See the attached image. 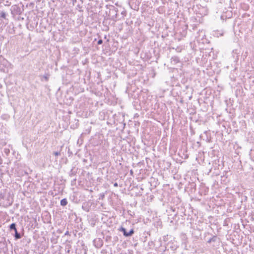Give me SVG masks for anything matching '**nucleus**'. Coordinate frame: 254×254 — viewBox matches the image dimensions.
<instances>
[{
  "label": "nucleus",
  "instance_id": "nucleus-1",
  "mask_svg": "<svg viewBox=\"0 0 254 254\" xmlns=\"http://www.w3.org/2000/svg\"><path fill=\"white\" fill-rule=\"evenodd\" d=\"M121 231L124 233V235L126 237L130 236L134 233L133 229L130 230L128 232H127V231H126V229L124 228H122Z\"/></svg>",
  "mask_w": 254,
  "mask_h": 254
},
{
  "label": "nucleus",
  "instance_id": "nucleus-2",
  "mask_svg": "<svg viewBox=\"0 0 254 254\" xmlns=\"http://www.w3.org/2000/svg\"><path fill=\"white\" fill-rule=\"evenodd\" d=\"M7 14L6 12L3 10L0 11V17L4 19H7L6 16Z\"/></svg>",
  "mask_w": 254,
  "mask_h": 254
},
{
  "label": "nucleus",
  "instance_id": "nucleus-3",
  "mask_svg": "<svg viewBox=\"0 0 254 254\" xmlns=\"http://www.w3.org/2000/svg\"><path fill=\"white\" fill-rule=\"evenodd\" d=\"M67 203V200L65 198L63 199L61 201V205L62 206H65Z\"/></svg>",
  "mask_w": 254,
  "mask_h": 254
},
{
  "label": "nucleus",
  "instance_id": "nucleus-4",
  "mask_svg": "<svg viewBox=\"0 0 254 254\" xmlns=\"http://www.w3.org/2000/svg\"><path fill=\"white\" fill-rule=\"evenodd\" d=\"M10 229L11 230H14V231H16L17 229L16 228V225L15 223H12L10 225Z\"/></svg>",
  "mask_w": 254,
  "mask_h": 254
},
{
  "label": "nucleus",
  "instance_id": "nucleus-5",
  "mask_svg": "<svg viewBox=\"0 0 254 254\" xmlns=\"http://www.w3.org/2000/svg\"><path fill=\"white\" fill-rule=\"evenodd\" d=\"M15 237L16 239H18L20 238V235L18 233L17 231H15Z\"/></svg>",
  "mask_w": 254,
  "mask_h": 254
},
{
  "label": "nucleus",
  "instance_id": "nucleus-6",
  "mask_svg": "<svg viewBox=\"0 0 254 254\" xmlns=\"http://www.w3.org/2000/svg\"><path fill=\"white\" fill-rule=\"evenodd\" d=\"M43 77L46 81H48L49 79V75L48 74L44 75Z\"/></svg>",
  "mask_w": 254,
  "mask_h": 254
},
{
  "label": "nucleus",
  "instance_id": "nucleus-7",
  "mask_svg": "<svg viewBox=\"0 0 254 254\" xmlns=\"http://www.w3.org/2000/svg\"><path fill=\"white\" fill-rule=\"evenodd\" d=\"M54 155L56 156H58L60 155V153L58 152H54Z\"/></svg>",
  "mask_w": 254,
  "mask_h": 254
},
{
  "label": "nucleus",
  "instance_id": "nucleus-8",
  "mask_svg": "<svg viewBox=\"0 0 254 254\" xmlns=\"http://www.w3.org/2000/svg\"><path fill=\"white\" fill-rule=\"evenodd\" d=\"M102 43V40H99L98 41V44H101Z\"/></svg>",
  "mask_w": 254,
  "mask_h": 254
},
{
  "label": "nucleus",
  "instance_id": "nucleus-9",
  "mask_svg": "<svg viewBox=\"0 0 254 254\" xmlns=\"http://www.w3.org/2000/svg\"><path fill=\"white\" fill-rule=\"evenodd\" d=\"M4 63L6 64H9L6 61H4Z\"/></svg>",
  "mask_w": 254,
  "mask_h": 254
},
{
  "label": "nucleus",
  "instance_id": "nucleus-10",
  "mask_svg": "<svg viewBox=\"0 0 254 254\" xmlns=\"http://www.w3.org/2000/svg\"><path fill=\"white\" fill-rule=\"evenodd\" d=\"M114 186H118V184H117V183H115V184H114Z\"/></svg>",
  "mask_w": 254,
  "mask_h": 254
},
{
  "label": "nucleus",
  "instance_id": "nucleus-11",
  "mask_svg": "<svg viewBox=\"0 0 254 254\" xmlns=\"http://www.w3.org/2000/svg\"><path fill=\"white\" fill-rule=\"evenodd\" d=\"M3 71H4V72H8V70H5V69H3Z\"/></svg>",
  "mask_w": 254,
  "mask_h": 254
}]
</instances>
